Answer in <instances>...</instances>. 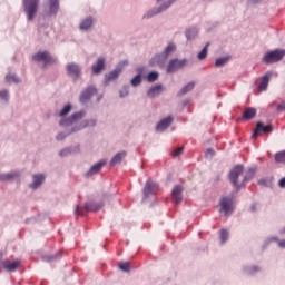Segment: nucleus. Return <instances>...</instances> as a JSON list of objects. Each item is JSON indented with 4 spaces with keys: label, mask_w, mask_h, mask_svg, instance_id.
<instances>
[{
    "label": "nucleus",
    "mask_w": 285,
    "mask_h": 285,
    "mask_svg": "<svg viewBox=\"0 0 285 285\" xmlns=\"http://www.w3.org/2000/svg\"><path fill=\"white\" fill-rule=\"evenodd\" d=\"M228 177L236 190H239L243 186L246 185V181H250V179L255 177V171L253 169H249L247 174H244V166L236 165L229 171Z\"/></svg>",
    "instance_id": "f257e3e1"
},
{
    "label": "nucleus",
    "mask_w": 285,
    "mask_h": 285,
    "mask_svg": "<svg viewBox=\"0 0 285 285\" xmlns=\"http://www.w3.org/2000/svg\"><path fill=\"white\" fill-rule=\"evenodd\" d=\"M284 57H285V49H275L267 52L264 56L263 61L264 63H277L282 61Z\"/></svg>",
    "instance_id": "f03ea898"
},
{
    "label": "nucleus",
    "mask_w": 285,
    "mask_h": 285,
    "mask_svg": "<svg viewBox=\"0 0 285 285\" xmlns=\"http://www.w3.org/2000/svg\"><path fill=\"white\" fill-rule=\"evenodd\" d=\"M104 208V203L88 202L85 207L77 206L75 213L76 215H83L85 213H97Z\"/></svg>",
    "instance_id": "7ed1b4c3"
},
{
    "label": "nucleus",
    "mask_w": 285,
    "mask_h": 285,
    "mask_svg": "<svg viewBox=\"0 0 285 285\" xmlns=\"http://www.w3.org/2000/svg\"><path fill=\"white\" fill-rule=\"evenodd\" d=\"M23 6H24V12L28 16V20L32 21L39 8V0H24Z\"/></svg>",
    "instance_id": "20e7f679"
},
{
    "label": "nucleus",
    "mask_w": 285,
    "mask_h": 285,
    "mask_svg": "<svg viewBox=\"0 0 285 285\" xmlns=\"http://www.w3.org/2000/svg\"><path fill=\"white\" fill-rule=\"evenodd\" d=\"M3 259V253H0V271L4 268V271H8L9 273H14L17 268L21 266V261L16 259L13 262L10 261H2Z\"/></svg>",
    "instance_id": "39448f33"
},
{
    "label": "nucleus",
    "mask_w": 285,
    "mask_h": 285,
    "mask_svg": "<svg viewBox=\"0 0 285 285\" xmlns=\"http://www.w3.org/2000/svg\"><path fill=\"white\" fill-rule=\"evenodd\" d=\"M33 61H42L45 66H48L50 63H56L57 59H55L52 56H50V52L48 51H41L32 56Z\"/></svg>",
    "instance_id": "423d86ee"
},
{
    "label": "nucleus",
    "mask_w": 285,
    "mask_h": 285,
    "mask_svg": "<svg viewBox=\"0 0 285 285\" xmlns=\"http://www.w3.org/2000/svg\"><path fill=\"white\" fill-rule=\"evenodd\" d=\"M261 132H264L265 135H271L273 132V126L272 125H264V122H257L256 128L254 129V132L252 135V139H257L259 137Z\"/></svg>",
    "instance_id": "0eeeda50"
},
{
    "label": "nucleus",
    "mask_w": 285,
    "mask_h": 285,
    "mask_svg": "<svg viewBox=\"0 0 285 285\" xmlns=\"http://www.w3.org/2000/svg\"><path fill=\"white\" fill-rule=\"evenodd\" d=\"M67 75L73 79V81H77L81 77V67L75 62H69L67 65Z\"/></svg>",
    "instance_id": "6e6552de"
},
{
    "label": "nucleus",
    "mask_w": 285,
    "mask_h": 285,
    "mask_svg": "<svg viewBox=\"0 0 285 285\" xmlns=\"http://www.w3.org/2000/svg\"><path fill=\"white\" fill-rule=\"evenodd\" d=\"M158 190L159 185L157 183H154L153 180H147L142 190L145 199H148L150 195H156Z\"/></svg>",
    "instance_id": "1a4fd4ad"
},
{
    "label": "nucleus",
    "mask_w": 285,
    "mask_h": 285,
    "mask_svg": "<svg viewBox=\"0 0 285 285\" xmlns=\"http://www.w3.org/2000/svg\"><path fill=\"white\" fill-rule=\"evenodd\" d=\"M83 117H86V111L75 112L66 120H60V126H72V124H76V121L83 119Z\"/></svg>",
    "instance_id": "9d476101"
},
{
    "label": "nucleus",
    "mask_w": 285,
    "mask_h": 285,
    "mask_svg": "<svg viewBox=\"0 0 285 285\" xmlns=\"http://www.w3.org/2000/svg\"><path fill=\"white\" fill-rule=\"evenodd\" d=\"M220 212L224 213L226 216H228L233 213V198H230V197L222 198Z\"/></svg>",
    "instance_id": "9b49d317"
},
{
    "label": "nucleus",
    "mask_w": 285,
    "mask_h": 285,
    "mask_svg": "<svg viewBox=\"0 0 285 285\" xmlns=\"http://www.w3.org/2000/svg\"><path fill=\"white\" fill-rule=\"evenodd\" d=\"M97 95V88L95 87H88L82 94L80 95V101L81 104H88L92 97Z\"/></svg>",
    "instance_id": "f8f14e48"
},
{
    "label": "nucleus",
    "mask_w": 285,
    "mask_h": 285,
    "mask_svg": "<svg viewBox=\"0 0 285 285\" xmlns=\"http://www.w3.org/2000/svg\"><path fill=\"white\" fill-rule=\"evenodd\" d=\"M184 66H186V60L173 59L167 67V72H177V70H180Z\"/></svg>",
    "instance_id": "ddd939ff"
},
{
    "label": "nucleus",
    "mask_w": 285,
    "mask_h": 285,
    "mask_svg": "<svg viewBox=\"0 0 285 285\" xmlns=\"http://www.w3.org/2000/svg\"><path fill=\"white\" fill-rule=\"evenodd\" d=\"M104 68H106V59L98 58L97 62L92 65L91 70L94 75H101Z\"/></svg>",
    "instance_id": "4468645a"
},
{
    "label": "nucleus",
    "mask_w": 285,
    "mask_h": 285,
    "mask_svg": "<svg viewBox=\"0 0 285 285\" xmlns=\"http://www.w3.org/2000/svg\"><path fill=\"white\" fill-rule=\"evenodd\" d=\"M164 90V87L161 85H156L154 87H151L148 92L147 96L150 99H155V97H159V95H161V91Z\"/></svg>",
    "instance_id": "2eb2a0df"
},
{
    "label": "nucleus",
    "mask_w": 285,
    "mask_h": 285,
    "mask_svg": "<svg viewBox=\"0 0 285 285\" xmlns=\"http://www.w3.org/2000/svg\"><path fill=\"white\" fill-rule=\"evenodd\" d=\"M43 181H46V176H43V174L33 175V183L30 185V188L37 190Z\"/></svg>",
    "instance_id": "dca6fc26"
},
{
    "label": "nucleus",
    "mask_w": 285,
    "mask_h": 285,
    "mask_svg": "<svg viewBox=\"0 0 285 285\" xmlns=\"http://www.w3.org/2000/svg\"><path fill=\"white\" fill-rule=\"evenodd\" d=\"M181 186H175L171 191L173 204H179L181 202Z\"/></svg>",
    "instance_id": "f3484780"
},
{
    "label": "nucleus",
    "mask_w": 285,
    "mask_h": 285,
    "mask_svg": "<svg viewBox=\"0 0 285 285\" xmlns=\"http://www.w3.org/2000/svg\"><path fill=\"white\" fill-rule=\"evenodd\" d=\"M256 115H257V109L253 107H248L243 112V119H245L246 121H250V119H255Z\"/></svg>",
    "instance_id": "a211bd4d"
},
{
    "label": "nucleus",
    "mask_w": 285,
    "mask_h": 285,
    "mask_svg": "<svg viewBox=\"0 0 285 285\" xmlns=\"http://www.w3.org/2000/svg\"><path fill=\"white\" fill-rule=\"evenodd\" d=\"M170 124H173V118L169 116L158 122L156 130L164 132V130H166V128H169Z\"/></svg>",
    "instance_id": "6ab92c4d"
},
{
    "label": "nucleus",
    "mask_w": 285,
    "mask_h": 285,
    "mask_svg": "<svg viewBox=\"0 0 285 285\" xmlns=\"http://www.w3.org/2000/svg\"><path fill=\"white\" fill-rule=\"evenodd\" d=\"M104 166H106V161L95 164L94 166H91L89 171H87V177H92V175H97V173H99V170H101Z\"/></svg>",
    "instance_id": "aec40b11"
},
{
    "label": "nucleus",
    "mask_w": 285,
    "mask_h": 285,
    "mask_svg": "<svg viewBox=\"0 0 285 285\" xmlns=\"http://www.w3.org/2000/svg\"><path fill=\"white\" fill-rule=\"evenodd\" d=\"M126 158V151L117 153L112 159L110 160V166H117V164H121V161Z\"/></svg>",
    "instance_id": "412c9836"
},
{
    "label": "nucleus",
    "mask_w": 285,
    "mask_h": 285,
    "mask_svg": "<svg viewBox=\"0 0 285 285\" xmlns=\"http://www.w3.org/2000/svg\"><path fill=\"white\" fill-rule=\"evenodd\" d=\"M59 12V0H49V11L48 14H57Z\"/></svg>",
    "instance_id": "4be33fe9"
},
{
    "label": "nucleus",
    "mask_w": 285,
    "mask_h": 285,
    "mask_svg": "<svg viewBox=\"0 0 285 285\" xmlns=\"http://www.w3.org/2000/svg\"><path fill=\"white\" fill-rule=\"evenodd\" d=\"M271 81V73H266L263 78H262V81L258 86V90L264 91V90H267L268 88V82Z\"/></svg>",
    "instance_id": "5701e85b"
},
{
    "label": "nucleus",
    "mask_w": 285,
    "mask_h": 285,
    "mask_svg": "<svg viewBox=\"0 0 285 285\" xmlns=\"http://www.w3.org/2000/svg\"><path fill=\"white\" fill-rule=\"evenodd\" d=\"M173 3H175V0H169L167 2V4L160 7L156 12L155 11H150L147 17L150 18V17H155V14H159V12H161V10H166L167 8H170V6H173Z\"/></svg>",
    "instance_id": "b1692460"
},
{
    "label": "nucleus",
    "mask_w": 285,
    "mask_h": 285,
    "mask_svg": "<svg viewBox=\"0 0 285 285\" xmlns=\"http://www.w3.org/2000/svg\"><path fill=\"white\" fill-rule=\"evenodd\" d=\"M89 28H92V18H86L80 23V30H89Z\"/></svg>",
    "instance_id": "393cba45"
},
{
    "label": "nucleus",
    "mask_w": 285,
    "mask_h": 285,
    "mask_svg": "<svg viewBox=\"0 0 285 285\" xmlns=\"http://www.w3.org/2000/svg\"><path fill=\"white\" fill-rule=\"evenodd\" d=\"M90 126H97V120L96 119L83 120L80 124V127L78 128V130H81L83 128H88Z\"/></svg>",
    "instance_id": "a878e982"
},
{
    "label": "nucleus",
    "mask_w": 285,
    "mask_h": 285,
    "mask_svg": "<svg viewBox=\"0 0 285 285\" xmlns=\"http://www.w3.org/2000/svg\"><path fill=\"white\" fill-rule=\"evenodd\" d=\"M230 61V57H223L216 59L215 66L216 68H222V66H226V63Z\"/></svg>",
    "instance_id": "bb28decb"
},
{
    "label": "nucleus",
    "mask_w": 285,
    "mask_h": 285,
    "mask_svg": "<svg viewBox=\"0 0 285 285\" xmlns=\"http://www.w3.org/2000/svg\"><path fill=\"white\" fill-rule=\"evenodd\" d=\"M194 88H195V82H189L185 87L181 88L179 95H186V94L190 92V90H193Z\"/></svg>",
    "instance_id": "cd10ccee"
},
{
    "label": "nucleus",
    "mask_w": 285,
    "mask_h": 285,
    "mask_svg": "<svg viewBox=\"0 0 285 285\" xmlns=\"http://www.w3.org/2000/svg\"><path fill=\"white\" fill-rule=\"evenodd\" d=\"M275 161H276L277 164H285V150L278 151V153L275 155Z\"/></svg>",
    "instance_id": "c85d7f7f"
},
{
    "label": "nucleus",
    "mask_w": 285,
    "mask_h": 285,
    "mask_svg": "<svg viewBox=\"0 0 285 285\" xmlns=\"http://www.w3.org/2000/svg\"><path fill=\"white\" fill-rule=\"evenodd\" d=\"M72 110V105H66L62 110L59 112V117H66L67 115H70V111Z\"/></svg>",
    "instance_id": "c756f323"
},
{
    "label": "nucleus",
    "mask_w": 285,
    "mask_h": 285,
    "mask_svg": "<svg viewBox=\"0 0 285 285\" xmlns=\"http://www.w3.org/2000/svg\"><path fill=\"white\" fill-rule=\"evenodd\" d=\"M119 75H121V70H114V71L109 72L107 76V81H112V80L117 79V77H119Z\"/></svg>",
    "instance_id": "7c9ffc66"
},
{
    "label": "nucleus",
    "mask_w": 285,
    "mask_h": 285,
    "mask_svg": "<svg viewBox=\"0 0 285 285\" xmlns=\"http://www.w3.org/2000/svg\"><path fill=\"white\" fill-rule=\"evenodd\" d=\"M157 79H159V73L157 71H151L147 76V81H149V83H153L154 81H157Z\"/></svg>",
    "instance_id": "2f4dec72"
},
{
    "label": "nucleus",
    "mask_w": 285,
    "mask_h": 285,
    "mask_svg": "<svg viewBox=\"0 0 285 285\" xmlns=\"http://www.w3.org/2000/svg\"><path fill=\"white\" fill-rule=\"evenodd\" d=\"M175 50H176L175 43H169L165 49V55L163 56V58L166 59L168 55H170V52H175Z\"/></svg>",
    "instance_id": "473e14b6"
},
{
    "label": "nucleus",
    "mask_w": 285,
    "mask_h": 285,
    "mask_svg": "<svg viewBox=\"0 0 285 285\" xmlns=\"http://www.w3.org/2000/svg\"><path fill=\"white\" fill-rule=\"evenodd\" d=\"M210 46V43H207L203 50L198 53V59L202 61L203 59H206L207 55H208V47Z\"/></svg>",
    "instance_id": "72a5a7b5"
},
{
    "label": "nucleus",
    "mask_w": 285,
    "mask_h": 285,
    "mask_svg": "<svg viewBox=\"0 0 285 285\" xmlns=\"http://www.w3.org/2000/svg\"><path fill=\"white\" fill-rule=\"evenodd\" d=\"M8 83H19V77H17V75L14 73H9L7 77H6Z\"/></svg>",
    "instance_id": "f704fd0d"
},
{
    "label": "nucleus",
    "mask_w": 285,
    "mask_h": 285,
    "mask_svg": "<svg viewBox=\"0 0 285 285\" xmlns=\"http://www.w3.org/2000/svg\"><path fill=\"white\" fill-rule=\"evenodd\" d=\"M16 176L17 174H0V181H8Z\"/></svg>",
    "instance_id": "c9c22d12"
},
{
    "label": "nucleus",
    "mask_w": 285,
    "mask_h": 285,
    "mask_svg": "<svg viewBox=\"0 0 285 285\" xmlns=\"http://www.w3.org/2000/svg\"><path fill=\"white\" fill-rule=\"evenodd\" d=\"M120 271H125V273H128L130 271V263L128 262H121L119 263Z\"/></svg>",
    "instance_id": "e433bc0d"
},
{
    "label": "nucleus",
    "mask_w": 285,
    "mask_h": 285,
    "mask_svg": "<svg viewBox=\"0 0 285 285\" xmlns=\"http://www.w3.org/2000/svg\"><path fill=\"white\" fill-rule=\"evenodd\" d=\"M220 239L222 244H226V242H228V232L226 229L220 230Z\"/></svg>",
    "instance_id": "4c0bfd02"
},
{
    "label": "nucleus",
    "mask_w": 285,
    "mask_h": 285,
    "mask_svg": "<svg viewBox=\"0 0 285 285\" xmlns=\"http://www.w3.org/2000/svg\"><path fill=\"white\" fill-rule=\"evenodd\" d=\"M139 83H141V75H137L131 80V86H139Z\"/></svg>",
    "instance_id": "58836bf2"
},
{
    "label": "nucleus",
    "mask_w": 285,
    "mask_h": 285,
    "mask_svg": "<svg viewBox=\"0 0 285 285\" xmlns=\"http://www.w3.org/2000/svg\"><path fill=\"white\" fill-rule=\"evenodd\" d=\"M268 242H278L279 248H285V239L279 240L277 237H272V238L268 239Z\"/></svg>",
    "instance_id": "ea45409f"
},
{
    "label": "nucleus",
    "mask_w": 285,
    "mask_h": 285,
    "mask_svg": "<svg viewBox=\"0 0 285 285\" xmlns=\"http://www.w3.org/2000/svg\"><path fill=\"white\" fill-rule=\"evenodd\" d=\"M159 59H161V55H158V56H155L153 59H151V65L155 66V65H158V66H161V61H159Z\"/></svg>",
    "instance_id": "a19ab883"
},
{
    "label": "nucleus",
    "mask_w": 285,
    "mask_h": 285,
    "mask_svg": "<svg viewBox=\"0 0 285 285\" xmlns=\"http://www.w3.org/2000/svg\"><path fill=\"white\" fill-rule=\"evenodd\" d=\"M8 90L0 91V99H2V101H8Z\"/></svg>",
    "instance_id": "79ce46f5"
},
{
    "label": "nucleus",
    "mask_w": 285,
    "mask_h": 285,
    "mask_svg": "<svg viewBox=\"0 0 285 285\" xmlns=\"http://www.w3.org/2000/svg\"><path fill=\"white\" fill-rule=\"evenodd\" d=\"M181 153H184V147H179V148L175 149L173 151L171 156L179 157V155H181Z\"/></svg>",
    "instance_id": "37998d69"
},
{
    "label": "nucleus",
    "mask_w": 285,
    "mask_h": 285,
    "mask_svg": "<svg viewBox=\"0 0 285 285\" xmlns=\"http://www.w3.org/2000/svg\"><path fill=\"white\" fill-rule=\"evenodd\" d=\"M70 149L69 148H66V149H62L60 151V157H68V155H70Z\"/></svg>",
    "instance_id": "c03bdc74"
},
{
    "label": "nucleus",
    "mask_w": 285,
    "mask_h": 285,
    "mask_svg": "<svg viewBox=\"0 0 285 285\" xmlns=\"http://www.w3.org/2000/svg\"><path fill=\"white\" fill-rule=\"evenodd\" d=\"M277 110L278 111L285 110V101H282L281 104L277 105Z\"/></svg>",
    "instance_id": "a18cd8bd"
},
{
    "label": "nucleus",
    "mask_w": 285,
    "mask_h": 285,
    "mask_svg": "<svg viewBox=\"0 0 285 285\" xmlns=\"http://www.w3.org/2000/svg\"><path fill=\"white\" fill-rule=\"evenodd\" d=\"M213 155H215V151L213 149H207L206 157L208 156L213 157Z\"/></svg>",
    "instance_id": "49530a36"
},
{
    "label": "nucleus",
    "mask_w": 285,
    "mask_h": 285,
    "mask_svg": "<svg viewBox=\"0 0 285 285\" xmlns=\"http://www.w3.org/2000/svg\"><path fill=\"white\" fill-rule=\"evenodd\" d=\"M57 139H58V141H61V140L66 139V135L59 134V135L57 136Z\"/></svg>",
    "instance_id": "de8ad7c7"
},
{
    "label": "nucleus",
    "mask_w": 285,
    "mask_h": 285,
    "mask_svg": "<svg viewBox=\"0 0 285 285\" xmlns=\"http://www.w3.org/2000/svg\"><path fill=\"white\" fill-rule=\"evenodd\" d=\"M279 187H281V188H285V178H282V179L279 180Z\"/></svg>",
    "instance_id": "09e8293b"
},
{
    "label": "nucleus",
    "mask_w": 285,
    "mask_h": 285,
    "mask_svg": "<svg viewBox=\"0 0 285 285\" xmlns=\"http://www.w3.org/2000/svg\"><path fill=\"white\" fill-rule=\"evenodd\" d=\"M120 97H126V95H124L122 92H120Z\"/></svg>",
    "instance_id": "8fccbe9b"
},
{
    "label": "nucleus",
    "mask_w": 285,
    "mask_h": 285,
    "mask_svg": "<svg viewBox=\"0 0 285 285\" xmlns=\"http://www.w3.org/2000/svg\"><path fill=\"white\" fill-rule=\"evenodd\" d=\"M283 235H285V228L281 232Z\"/></svg>",
    "instance_id": "3c124183"
},
{
    "label": "nucleus",
    "mask_w": 285,
    "mask_h": 285,
    "mask_svg": "<svg viewBox=\"0 0 285 285\" xmlns=\"http://www.w3.org/2000/svg\"><path fill=\"white\" fill-rule=\"evenodd\" d=\"M253 1V3H257V0H252Z\"/></svg>",
    "instance_id": "603ef678"
},
{
    "label": "nucleus",
    "mask_w": 285,
    "mask_h": 285,
    "mask_svg": "<svg viewBox=\"0 0 285 285\" xmlns=\"http://www.w3.org/2000/svg\"><path fill=\"white\" fill-rule=\"evenodd\" d=\"M187 39H190V36L187 33Z\"/></svg>",
    "instance_id": "864d4df0"
},
{
    "label": "nucleus",
    "mask_w": 285,
    "mask_h": 285,
    "mask_svg": "<svg viewBox=\"0 0 285 285\" xmlns=\"http://www.w3.org/2000/svg\"><path fill=\"white\" fill-rule=\"evenodd\" d=\"M157 1H161V0H157Z\"/></svg>",
    "instance_id": "5fc2aeb1"
}]
</instances>
